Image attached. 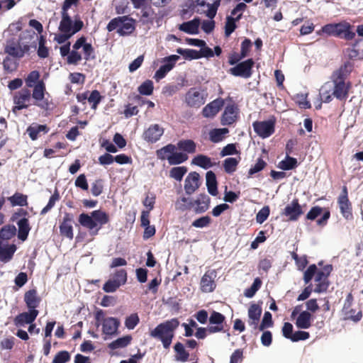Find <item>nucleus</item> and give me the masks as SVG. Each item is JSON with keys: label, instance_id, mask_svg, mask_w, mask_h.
<instances>
[{"label": "nucleus", "instance_id": "1", "mask_svg": "<svg viewBox=\"0 0 363 363\" xmlns=\"http://www.w3.org/2000/svg\"><path fill=\"white\" fill-rule=\"evenodd\" d=\"M77 1L78 0H65L63 4L58 31L53 34V40L58 44L66 43L84 26L83 21L74 9Z\"/></svg>", "mask_w": 363, "mask_h": 363}, {"label": "nucleus", "instance_id": "2", "mask_svg": "<svg viewBox=\"0 0 363 363\" xmlns=\"http://www.w3.org/2000/svg\"><path fill=\"white\" fill-rule=\"evenodd\" d=\"M179 321L176 318L167 320L158 325L151 331L150 335L155 338L160 339L164 347L167 348L172 342L174 336V331L178 327Z\"/></svg>", "mask_w": 363, "mask_h": 363}, {"label": "nucleus", "instance_id": "3", "mask_svg": "<svg viewBox=\"0 0 363 363\" xmlns=\"http://www.w3.org/2000/svg\"><path fill=\"white\" fill-rule=\"evenodd\" d=\"M352 26L347 21H341L338 23H329L324 26L320 32L332 36H343L346 40H352L355 37V33L352 30Z\"/></svg>", "mask_w": 363, "mask_h": 363}, {"label": "nucleus", "instance_id": "4", "mask_svg": "<svg viewBox=\"0 0 363 363\" xmlns=\"http://www.w3.org/2000/svg\"><path fill=\"white\" fill-rule=\"evenodd\" d=\"M95 325L97 328L101 327L102 333L105 335L113 336L117 334L120 326V321L116 318L106 317L101 310L97 311L94 314Z\"/></svg>", "mask_w": 363, "mask_h": 363}, {"label": "nucleus", "instance_id": "5", "mask_svg": "<svg viewBox=\"0 0 363 363\" xmlns=\"http://www.w3.org/2000/svg\"><path fill=\"white\" fill-rule=\"evenodd\" d=\"M351 67L345 65L343 68H341L335 74L334 81L332 82L334 84L333 96L340 100L345 99L347 97L348 91L350 87V83H346L342 76L350 71Z\"/></svg>", "mask_w": 363, "mask_h": 363}, {"label": "nucleus", "instance_id": "6", "mask_svg": "<svg viewBox=\"0 0 363 363\" xmlns=\"http://www.w3.org/2000/svg\"><path fill=\"white\" fill-rule=\"evenodd\" d=\"M157 155L161 160H167L171 165L181 164L188 159L186 154L177 152V147L172 144H169L158 150Z\"/></svg>", "mask_w": 363, "mask_h": 363}, {"label": "nucleus", "instance_id": "7", "mask_svg": "<svg viewBox=\"0 0 363 363\" xmlns=\"http://www.w3.org/2000/svg\"><path fill=\"white\" fill-rule=\"evenodd\" d=\"M135 21L127 16H121L112 19L107 25V30L111 32L117 29L120 35H128L135 30Z\"/></svg>", "mask_w": 363, "mask_h": 363}, {"label": "nucleus", "instance_id": "8", "mask_svg": "<svg viewBox=\"0 0 363 363\" xmlns=\"http://www.w3.org/2000/svg\"><path fill=\"white\" fill-rule=\"evenodd\" d=\"M30 101L31 95L28 89H23L16 92L13 96V112L16 113L18 111L28 108L30 105Z\"/></svg>", "mask_w": 363, "mask_h": 363}, {"label": "nucleus", "instance_id": "9", "mask_svg": "<svg viewBox=\"0 0 363 363\" xmlns=\"http://www.w3.org/2000/svg\"><path fill=\"white\" fill-rule=\"evenodd\" d=\"M19 37L8 39L4 45V52L10 56L21 58L24 55L25 50L20 44Z\"/></svg>", "mask_w": 363, "mask_h": 363}, {"label": "nucleus", "instance_id": "10", "mask_svg": "<svg viewBox=\"0 0 363 363\" xmlns=\"http://www.w3.org/2000/svg\"><path fill=\"white\" fill-rule=\"evenodd\" d=\"M220 0H197L198 12L203 13L206 16L214 18Z\"/></svg>", "mask_w": 363, "mask_h": 363}, {"label": "nucleus", "instance_id": "11", "mask_svg": "<svg viewBox=\"0 0 363 363\" xmlns=\"http://www.w3.org/2000/svg\"><path fill=\"white\" fill-rule=\"evenodd\" d=\"M185 101L188 106L198 108L205 103L206 99L201 90L191 88L186 94Z\"/></svg>", "mask_w": 363, "mask_h": 363}, {"label": "nucleus", "instance_id": "12", "mask_svg": "<svg viewBox=\"0 0 363 363\" xmlns=\"http://www.w3.org/2000/svg\"><path fill=\"white\" fill-rule=\"evenodd\" d=\"M164 128L160 124L150 125L143 133V138L147 143H155L163 135Z\"/></svg>", "mask_w": 363, "mask_h": 363}, {"label": "nucleus", "instance_id": "13", "mask_svg": "<svg viewBox=\"0 0 363 363\" xmlns=\"http://www.w3.org/2000/svg\"><path fill=\"white\" fill-rule=\"evenodd\" d=\"M255 131L262 138L269 137L274 131V121L268 120L253 123Z\"/></svg>", "mask_w": 363, "mask_h": 363}, {"label": "nucleus", "instance_id": "14", "mask_svg": "<svg viewBox=\"0 0 363 363\" xmlns=\"http://www.w3.org/2000/svg\"><path fill=\"white\" fill-rule=\"evenodd\" d=\"M331 270L330 266H327L323 270L317 271L315 274V281L317 282L316 286L314 289L315 292L321 293L327 290L328 284L327 278Z\"/></svg>", "mask_w": 363, "mask_h": 363}, {"label": "nucleus", "instance_id": "15", "mask_svg": "<svg viewBox=\"0 0 363 363\" xmlns=\"http://www.w3.org/2000/svg\"><path fill=\"white\" fill-rule=\"evenodd\" d=\"M303 213L302 207L297 199H294L290 203L287 204L283 212V215L292 221L297 220Z\"/></svg>", "mask_w": 363, "mask_h": 363}, {"label": "nucleus", "instance_id": "16", "mask_svg": "<svg viewBox=\"0 0 363 363\" xmlns=\"http://www.w3.org/2000/svg\"><path fill=\"white\" fill-rule=\"evenodd\" d=\"M38 315V311L36 309L29 310L27 312L22 313L17 315L14 319L15 325L17 327H24L26 325L31 324L34 322Z\"/></svg>", "mask_w": 363, "mask_h": 363}, {"label": "nucleus", "instance_id": "17", "mask_svg": "<svg viewBox=\"0 0 363 363\" xmlns=\"http://www.w3.org/2000/svg\"><path fill=\"white\" fill-rule=\"evenodd\" d=\"M253 61L252 60H247L231 68L230 72L235 76L248 78L251 76V69Z\"/></svg>", "mask_w": 363, "mask_h": 363}, {"label": "nucleus", "instance_id": "18", "mask_svg": "<svg viewBox=\"0 0 363 363\" xmlns=\"http://www.w3.org/2000/svg\"><path fill=\"white\" fill-rule=\"evenodd\" d=\"M262 312V308L258 304L253 303L250 305L247 313V323L252 328L257 329L258 328Z\"/></svg>", "mask_w": 363, "mask_h": 363}, {"label": "nucleus", "instance_id": "19", "mask_svg": "<svg viewBox=\"0 0 363 363\" xmlns=\"http://www.w3.org/2000/svg\"><path fill=\"white\" fill-rule=\"evenodd\" d=\"M216 273L214 271H208L201 279V289L203 292L209 293L216 288Z\"/></svg>", "mask_w": 363, "mask_h": 363}, {"label": "nucleus", "instance_id": "20", "mask_svg": "<svg viewBox=\"0 0 363 363\" xmlns=\"http://www.w3.org/2000/svg\"><path fill=\"white\" fill-rule=\"evenodd\" d=\"M199 174L195 172L188 174L184 182V190L187 194H193L199 187Z\"/></svg>", "mask_w": 363, "mask_h": 363}, {"label": "nucleus", "instance_id": "21", "mask_svg": "<svg viewBox=\"0 0 363 363\" xmlns=\"http://www.w3.org/2000/svg\"><path fill=\"white\" fill-rule=\"evenodd\" d=\"M72 48L74 50H79L82 48L84 52V59L86 60L94 57L93 47L90 43H86V38L84 37L79 38L73 45Z\"/></svg>", "mask_w": 363, "mask_h": 363}, {"label": "nucleus", "instance_id": "22", "mask_svg": "<svg viewBox=\"0 0 363 363\" xmlns=\"http://www.w3.org/2000/svg\"><path fill=\"white\" fill-rule=\"evenodd\" d=\"M223 102L222 100L216 99L210 104H207L202 111L203 116L206 118H213L215 116L220 108L223 106Z\"/></svg>", "mask_w": 363, "mask_h": 363}, {"label": "nucleus", "instance_id": "23", "mask_svg": "<svg viewBox=\"0 0 363 363\" xmlns=\"http://www.w3.org/2000/svg\"><path fill=\"white\" fill-rule=\"evenodd\" d=\"M334 84L331 82L325 83L320 88L319 96L320 101L324 103H329L333 99Z\"/></svg>", "mask_w": 363, "mask_h": 363}, {"label": "nucleus", "instance_id": "24", "mask_svg": "<svg viewBox=\"0 0 363 363\" xmlns=\"http://www.w3.org/2000/svg\"><path fill=\"white\" fill-rule=\"evenodd\" d=\"M344 194L340 196L338 199V203L340 208V211L342 216L348 219L352 216L351 206L347 199L346 188H344Z\"/></svg>", "mask_w": 363, "mask_h": 363}, {"label": "nucleus", "instance_id": "25", "mask_svg": "<svg viewBox=\"0 0 363 363\" xmlns=\"http://www.w3.org/2000/svg\"><path fill=\"white\" fill-rule=\"evenodd\" d=\"M24 301L28 309L32 311L38 306L40 298L38 296L36 290L31 289L25 294Z\"/></svg>", "mask_w": 363, "mask_h": 363}, {"label": "nucleus", "instance_id": "26", "mask_svg": "<svg viewBox=\"0 0 363 363\" xmlns=\"http://www.w3.org/2000/svg\"><path fill=\"white\" fill-rule=\"evenodd\" d=\"M238 108L234 106H228L223 114L222 124L230 125L233 124L237 118Z\"/></svg>", "mask_w": 363, "mask_h": 363}, {"label": "nucleus", "instance_id": "27", "mask_svg": "<svg viewBox=\"0 0 363 363\" xmlns=\"http://www.w3.org/2000/svg\"><path fill=\"white\" fill-rule=\"evenodd\" d=\"M194 204L196 205V213H203L206 211L209 208L210 198L206 194H200L194 202Z\"/></svg>", "mask_w": 363, "mask_h": 363}, {"label": "nucleus", "instance_id": "28", "mask_svg": "<svg viewBox=\"0 0 363 363\" xmlns=\"http://www.w3.org/2000/svg\"><path fill=\"white\" fill-rule=\"evenodd\" d=\"M48 128L45 125L32 124L27 129V133L30 138L35 140L41 135L48 133Z\"/></svg>", "mask_w": 363, "mask_h": 363}, {"label": "nucleus", "instance_id": "29", "mask_svg": "<svg viewBox=\"0 0 363 363\" xmlns=\"http://www.w3.org/2000/svg\"><path fill=\"white\" fill-rule=\"evenodd\" d=\"M311 314L307 311H303L297 317L296 325L301 329H308L311 325Z\"/></svg>", "mask_w": 363, "mask_h": 363}, {"label": "nucleus", "instance_id": "30", "mask_svg": "<svg viewBox=\"0 0 363 363\" xmlns=\"http://www.w3.org/2000/svg\"><path fill=\"white\" fill-rule=\"evenodd\" d=\"M17 225L18 227V237L20 240L24 241L27 239L28 233L30 230L28 220L25 218H21L17 222Z\"/></svg>", "mask_w": 363, "mask_h": 363}, {"label": "nucleus", "instance_id": "31", "mask_svg": "<svg viewBox=\"0 0 363 363\" xmlns=\"http://www.w3.org/2000/svg\"><path fill=\"white\" fill-rule=\"evenodd\" d=\"M200 21L194 18L192 21L183 23L179 26V29L189 34H196L199 30Z\"/></svg>", "mask_w": 363, "mask_h": 363}, {"label": "nucleus", "instance_id": "32", "mask_svg": "<svg viewBox=\"0 0 363 363\" xmlns=\"http://www.w3.org/2000/svg\"><path fill=\"white\" fill-rule=\"evenodd\" d=\"M206 179L208 193L212 196H216L218 194V189L215 174L211 171L208 172L206 175Z\"/></svg>", "mask_w": 363, "mask_h": 363}, {"label": "nucleus", "instance_id": "33", "mask_svg": "<svg viewBox=\"0 0 363 363\" xmlns=\"http://www.w3.org/2000/svg\"><path fill=\"white\" fill-rule=\"evenodd\" d=\"M79 223L84 228L90 230H93L96 228V221L94 220L92 212L90 215L86 213H81L79 216Z\"/></svg>", "mask_w": 363, "mask_h": 363}, {"label": "nucleus", "instance_id": "34", "mask_svg": "<svg viewBox=\"0 0 363 363\" xmlns=\"http://www.w3.org/2000/svg\"><path fill=\"white\" fill-rule=\"evenodd\" d=\"M16 250V247L15 245L0 247V260L7 262L11 259Z\"/></svg>", "mask_w": 363, "mask_h": 363}, {"label": "nucleus", "instance_id": "35", "mask_svg": "<svg viewBox=\"0 0 363 363\" xmlns=\"http://www.w3.org/2000/svg\"><path fill=\"white\" fill-rule=\"evenodd\" d=\"M177 147L187 153H194L196 152V145L191 140H183L178 142Z\"/></svg>", "mask_w": 363, "mask_h": 363}, {"label": "nucleus", "instance_id": "36", "mask_svg": "<svg viewBox=\"0 0 363 363\" xmlns=\"http://www.w3.org/2000/svg\"><path fill=\"white\" fill-rule=\"evenodd\" d=\"M132 340L130 335H125L122 337L118 338L109 344V348L112 350L123 348L128 345Z\"/></svg>", "mask_w": 363, "mask_h": 363}, {"label": "nucleus", "instance_id": "37", "mask_svg": "<svg viewBox=\"0 0 363 363\" xmlns=\"http://www.w3.org/2000/svg\"><path fill=\"white\" fill-rule=\"evenodd\" d=\"M228 133V128H216L209 133L210 140L213 143L221 141Z\"/></svg>", "mask_w": 363, "mask_h": 363}, {"label": "nucleus", "instance_id": "38", "mask_svg": "<svg viewBox=\"0 0 363 363\" xmlns=\"http://www.w3.org/2000/svg\"><path fill=\"white\" fill-rule=\"evenodd\" d=\"M192 164L204 169H208L213 165L211 159L203 155L195 157L192 160Z\"/></svg>", "mask_w": 363, "mask_h": 363}, {"label": "nucleus", "instance_id": "39", "mask_svg": "<svg viewBox=\"0 0 363 363\" xmlns=\"http://www.w3.org/2000/svg\"><path fill=\"white\" fill-rule=\"evenodd\" d=\"M32 94V97L37 101H41L44 98V92L45 90L43 82H38L35 86Z\"/></svg>", "mask_w": 363, "mask_h": 363}, {"label": "nucleus", "instance_id": "40", "mask_svg": "<svg viewBox=\"0 0 363 363\" xmlns=\"http://www.w3.org/2000/svg\"><path fill=\"white\" fill-rule=\"evenodd\" d=\"M174 350L177 353L175 358L177 361L186 362L189 357V353L185 350L184 345L178 342L174 346Z\"/></svg>", "mask_w": 363, "mask_h": 363}, {"label": "nucleus", "instance_id": "41", "mask_svg": "<svg viewBox=\"0 0 363 363\" xmlns=\"http://www.w3.org/2000/svg\"><path fill=\"white\" fill-rule=\"evenodd\" d=\"M8 199L13 206H24L27 205V196L20 193H16L12 196H10Z\"/></svg>", "mask_w": 363, "mask_h": 363}, {"label": "nucleus", "instance_id": "42", "mask_svg": "<svg viewBox=\"0 0 363 363\" xmlns=\"http://www.w3.org/2000/svg\"><path fill=\"white\" fill-rule=\"evenodd\" d=\"M22 28L23 25L21 21H18L17 22L13 23L10 24L8 29L5 30L4 35L7 38L17 37L16 34L21 30Z\"/></svg>", "mask_w": 363, "mask_h": 363}, {"label": "nucleus", "instance_id": "43", "mask_svg": "<svg viewBox=\"0 0 363 363\" xmlns=\"http://www.w3.org/2000/svg\"><path fill=\"white\" fill-rule=\"evenodd\" d=\"M177 52L181 55H182L186 60H196L199 59L200 55H199V51L196 50L191 49H183L178 48L177 50Z\"/></svg>", "mask_w": 363, "mask_h": 363}, {"label": "nucleus", "instance_id": "44", "mask_svg": "<svg viewBox=\"0 0 363 363\" xmlns=\"http://www.w3.org/2000/svg\"><path fill=\"white\" fill-rule=\"evenodd\" d=\"M92 216L94 217V220L96 221V225L99 224L100 225H104L108 222V216L104 211L97 210L92 211Z\"/></svg>", "mask_w": 363, "mask_h": 363}, {"label": "nucleus", "instance_id": "45", "mask_svg": "<svg viewBox=\"0 0 363 363\" xmlns=\"http://www.w3.org/2000/svg\"><path fill=\"white\" fill-rule=\"evenodd\" d=\"M16 233V228L14 225H6L2 228L0 231V238L9 240Z\"/></svg>", "mask_w": 363, "mask_h": 363}, {"label": "nucleus", "instance_id": "46", "mask_svg": "<svg viewBox=\"0 0 363 363\" xmlns=\"http://www.w3.org/2000/svg\"><path fill=\"white\" fill-rule=\"evenodd\" d=\"M239 159L234 157H228L224 160V169L228 173H233L236 170V167L238 164Z\"/></svg>", "mask_w": 363, "mask_h": 363}, {"label": "nucleus", "instance_id": "47", "mask_svg": "<svg viewBox=\"0 0 363 363\" xmlns=\"http://www.w3.org/2000/svg\"><path fill=\"white\" fill-rule=\"evenodd\" d=\"M60 233L62 235L66 236L69 239L73 238V229L70 222L67 220H64L60 226Z\"/></svg>", "mask_w": 363, "mask_h": 363}, {"label": "nucleus", "instance_id": "48", "mask_svg": "<svg viewBox=\"0 0 363 363\" xmlns=\"http://www.w3.org/2000/svg\"><path fill=\"white\" fill-rule=\"evenodd\" d=\"M186 172L187 168L185 167H176L170 170L169 175L172 178L177 181H181Z\"/></svg>", "mask_w": 363, "mask_h": 363}, {"label": "nucleus", "instance_id": "49", "mask_svg": "<svg viewBox=\"0 0 363 363\" xmlns=\"http://www.w3.org/2000/svg\"><path fill=\"white\" fill-rule=\"evenodd\" d=\"M297 164V160L295 158L291 157H286L284 160H282L279 167L284 170H289L295 168Z\"/></svg>", "mask_w": 363, "mask_h": 363}, {"label": "nucleus", "instance_id": "50", "mask_svg": "<svg viewBox=\"0 0 363 363\" xmlns=\"http://www.w3.org/2000/svg\"><path fill=\"white\" fill-rule=\"evenodd\" d=\"M140 318L138 315L137 313H132L126 317L125 320V326L128 330H133L138 324Z\"/></svg>", "mask_w": 363, "mask_h": 363}, {"label": "nucleus", "instance_id": "51", "mask_svg": "<svg viewBox=\"0 0 363 363\" xmlns=\"http://www.w3.org/2000/svg\"><path fill=\"white\" fill-rule=\"evenodd\" d=\"M138 91L143 95H151L153 91V83L151 80H146L139 87Z\"/></svg>", "mask_w": 363, "mask_h": 363}, {"label": "nucleus", "instance_id": "52", "mask_svg": "<svg viewBox=\"0 0 363 363\" xmlns=\"http://www.w3.org/2000/svg\"><path fill=\"white\" fill-rule=\"evenodd\" d=\"M101 100V96L97 90L92 91L88 96V101L91 104V108L96 109Z\"/></svg>", "mask_w": 363, "mask_h": 363}, {"label": "nucleus", "instance_id": "53", "mask_svg": "<svg viewBox=\"0 0 363 363\" xmlns=\"http://www.w3.org/2000/svg\"><path fill=\"white\" fill-rule=\"evenodd\" d=\"M40 73L38 71H32L26 78V84L28 87H33L39 81Z\"/></svg>", "mask_w": 363, "mask_h": 363}, {"label": "nucleus", "instance_id": "54", "mask_svg": "<svg viewBox=\"0 0 363 363\" xmlns=\"http://www.w3.org/2000/svg\"><path fill=\"white\" fill-rule=\"evenodd\" d=\"M180 59V57L177 55H172L169 57H164L162 60L164 67L169 71L172 70L174 67L176 62Z\"/></svg>", "mask_w": 363, "mask_h": 363}, {"label": "nucleus", "instance_id": "55", "mask_svg": "<svg viewBox=\"0 0 363 363\" xmlns=\"http://www.w3.org/2000/svg\"><path fill=\"white\" fill-rule=\"evenodd\" d=\"M262 281L259 278H256L250 289H247L245 292V296L247 298H252L257 291L260 288Z\"/></svg>", "mask_w": 363, "mask_h": 363}, {"label": "nucleus", "instance_id": "56", "mask_svg": "<svg viewBox=\"0 0 363 363\" xmlns=\"http://www.w3.org/2000/svg\"><path fill=\"white\" fill-rule=\"evenodd\" d=\"M273 325V321L272 318V314L266 311L264 314V317L262 318V320L261 322V324L259 326V330L262 331L265 328H270Z\"/></svg>", "mask_w": 363, "mask_h": 363}, {"label": "nucleus", "instance_id": "57", "mask_svg": "<svg viewBox=\"0 0 363 363\" xmlns=\"http://www.w3.org/2000/svg\"><path fill=\"white\" fill-rule=\"evenodd\" d=\"M60 195L58 192L56 191L52 196L50 198L49 201L45 207H44L41 211V214L44 215L47 213L53 206L55 205L56 202L59 201Z\"/></svg>", "mask_w": 363, "mask_h": 363}, {"label": "nucleus", "instance_id": "58", "mask_svg": "<svg viewBox=\"0 0 363 363\" xmlns=\"http://www.w3.org/2000/svg\"><path fill=\"white\" fill-rule=\"evenodd\" d=\"M115 280L120 286L124 284L127 280V273L124 269L117 270L111 278Z\"/></svg>", "mask_w": 363, "mask_h": 363}, {"label": "nucleus", "instance_id": "59", "mask_svg": "<svg viewBox=\"0 0 363 363\" xmlns=\"http://www.w3.org/2000/svg\"><path fill=\"white\" fill-rule=\"evenodd\" d=\"M236 18H234L233 17L228 16L226 20L225 26V33L226 36H229L235 29V21Z\"/></svg>", "mask_w": 363, "mask_h": 363}, {"label": "nucleus", "instance_id": "60", "mask_svg": "<svg viewBox=\"0 0 363 363\" xmlns=\"http://www.w3.org/2000/svg\"><path fill=\"white\" fill-rule=\"evenodd\" d=\"M77 50L73 49L67 56V62L69 64L77 65L82 60V55Z\"/></svg>", "mask_w": 363, "mask_h": 363}, {"label": "nucleus", "instance_id": "61", "mask_svg": "<svg viewBox=\"0 0 363 363\" xmlns=\"http://www.w3.org/2000/svg\"><path fill=\"white\" fill-rule=\"evenodd\" d=\"M70 359V355L67 351L59 352L54 357L53 363H66Z\"/></svg>", "mask_w": 363, "mask_h": 363}, {"label": "nucleus", "instance_id": "62", "mask_svg": "<svg viewBox=\"0 0 363 363\" xmlns=\"http://www.w3.org/2000/svg\"><path fill=\"white\" fill-rule=\"evenodd\" d=\"M211 219L209 216H203V217H201V218L195 220L192 223V226H194L195 228H205L211 223Z\"/></svg>", "mask_w": 363, "mask_h": 363}, {"label": "nucleus", "instance_id": "63", "mask_svg": "<svg viewBox=\"0 0 363 363\" xmlns=\"http://www.w3.org/2000/svg\"><path fill=\"white\" fill-rule=\"evenodd\" d=\"M269 215V208L268 206H264L257 213L256 216V221L258 223L262 224L267 219Z\"/></svg>", "mask_w": 363, "mask_h": 363}, {"label": "nucleus", "instance_id": "64", "mask_svg": "<svg viewBox=\"0 0 363 363\" xmlns=\"http://www.w3.org/2000/svg\"><path fill=\"white\" fill-rule=\"evenodd\" d=\"M224 320V315L216 311H213L209 318V322L212 325H222Z\"/></svg>", "mask_w": 363, "mask_h": 363}]
</instances>
